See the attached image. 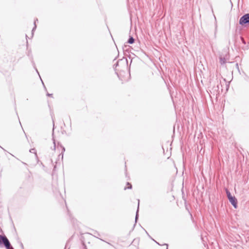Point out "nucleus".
I'll list each match as a JSON object with an SVG mask.
<instances>
[{
  "label": "nucleus",
  "instance_id": "nucleus-20",
  "mask_svg": "<svg viewBox=\"0 0 249 249\" xmlns=\"http://www.w3.org/2000/svg\"><path fill=\"white\" fill-rule=\"evenodd\" d=\"M41 82H42V84H44L43 81H41Z\"/></svg>",
  "mask_w": 249,
  "mask_h": 249
},
{
  "label": "nucleus",
  "instance_id": "nucleus-12",
  "mask_svg": "<svg viewBox=\"0 0 249 249\" xmlns=\"http://www.w3.org/2000/svg\"><path fill=\"white\" fill-rule=\"evenodd\" d=\"M60 147L61 148H62V152H61V154H62V158H63V153L65 152V148L62 146V145H60Z\"/></svg>",
  "mask_w": 249,
  "mask_h": 249
},
{
  "label": "nucleus",
  "instance_id": "nucleus-3",
  "mask_svg": "<svg viewBox=\"0 0 249 249\" xmlns=\"http://www.w3.org/2000/svg\"><path fill=\"white\" fill-rule=\"evenodd\" d=\"M249 23V17H241L239 20V24L242 26Z\"/></svg>",
  "mask_w": 249,
  "mask_h": 249
},
{
  "label": "nucleus",
  "instance_id": "nucleus-25",
  "mask_svg": "<svg viewBox=\"0 0 249 249\" xmlns=\"http://www.w3.org/2000/svg\"><path fill=\"white\" fill-rule=\"evenodd\" d=\"M85 249H87L86 248Z\"/></svg>",
  "mask_w": 249,
  "mask_h": 249
},
{
  "label": "nucleus",
  "instance_id": "nucleus-23",
  "mask_svg": "<svg viewBox=\"0 0 249 249\" xmlns=\"http://www.w3.org/2000/svg\"><path fill=\"white\" fill-rule=\"evenodd\" d=\"M214 19L216 20V16H214Z\"/></svg>",
  "mask_w": 249,
  "mask_h": 249
},
{
  "label": "nucleus",
  "instance_id": "nucleus-5",
  "mask_svg": "<svg viewBox=\"0 0 249 249\" xmlns=\"http://www.w3.org/2000/svg\"><path fill=\"white\" fill-rule=\"evenodd\" d=\"M124 62V63H126V64L127 65V63H128V62H127V60L126 58H125L124 60V59H120L119 60H118L115 64H114L113 66H114V68L115 69V71H117V70L116 69V67L117 66H119V63L120 62Z\"/></svg>",
  "mask_w": 249,
  "mask_h": 249
},
{
  "label": "nucleus",
  "instance_id": "nucleus-2",
  "mask_svg": "<svg viewBox=\"0 0 249 249\" xmlns=\"http://www.w3.org/2000/svg\"><path fill=\"white\" fill-rule=\"evenodd\" d=\"M210 93H209V94L210 96L211 94H213V96H217L219 94L218 85L214 86L211 89H210Z\"/></svg>",
  "mask_w": 249,
  "mask_h": 249
},
{
  "label": "nucleus",
  "instance_id": "nucleus-15",
  "mask_svg": "<svg viewBox=\"0 0 249 249\" xmlns=\"http://www.w3.org/2000/svg\"><path fill=\"white\" fill-rule=\"evenodd\" d=\"M20 246L21 249H24L23 245L21 242H20Z\"/></svg>",
  "mask_w": 249,
  "mask_h": 249
},
{
  "label": "nucleus",
  "instance_id": "nucleus-8",
  "mask_svg": "<svg viewBox=\"0 0 249 249\" xmlns=\"http://www.w3.org/2000/svg\"><path fill=\"white\" fill-rule=\"evenodd\" d=\"M139 199H138V208H137V212H136V216H135V222L136 223L137 222V221L138 219V212H139Z\"/></svg>",
  "mask_w": 249,
  "mask_h": 249
},
{
  "label": "nucleus",
  "instance_id": "nucleus-10",
  "mask_svg": "<svg viewBox=\"0 0 249 249\" xmlns=\"http://www.w3.org/2000/svg\"><path fill=\"white\" fill-rule=\"evenodd\" d=\"M226 192L228 199L230 198V197L232 196L230 192L228 189L226 190Z\"/></svg>",
  "mask_w": 249,
  "mask_h": 249
},
{
  "label": "nucleus",
  "instance_id": "nucleus-6",
  "mask_svg": "<svg viewBox=\"0 0 249 249\" xmlns=\"http://www.w3.org/2000/svg\"><path fill=\"white\" fill-rule=\"evenodd\" d=\"M38 22V19L37 18H36L34 20V28H33L32 29V37L33 36H34V31H35V30L36 29V22Z\"/></svg>",
  "mask_w": 249,
  "mask_h": 249
},
{
  "label": "nucleus",
  "instance_id": "nucleus-18",
  "mask_svg": "<svg viewBox=\"0 0 249 249\" xmlns=\"http://www.w3.org/2000/svg\"><path fill=\"white\" fill-rule=\"evenodd\" d=\"M163 245H165V246H166V249H168V244H163Z\"/></svg>",
  "mask_w": 249,
  "mask_h": 249
},
{
  "label": "nucleus",
  "instance_id": "nucleus-19",
  "mask_svg": "<svg viewBox=\"0 0 249 249\" xmlns=\"http://www.w3.org/2000/svg\"><path fill=\"white\" fill-rule=\"evenodd\" d=\"M245 16H249V14H247L245 15Z\"/></svg>",
  "mask_w": 249,
  "mask_h": 249
},
{
  "label": "nucleus",
  "instance_id": "nucleus-13",
  "mask_svg": "<svg viewBox=\"0 0 249 249\" xmlns=\"http://www.w3.org/2000/svg\"><path fill=\"white\" fill-rule=\"evenodd\" d=\"M70 247L69 246V242H67L64 249H70Z\"/></svg>",
  "mask_w": 249,
  "mask_h": 249
},
{
  "label": "nucleus",
  "instance_id": "nucleus-21",
  "mask_svg": "<svg viewBox=\"0 0 249 249\" xmlns=\"http://www.w3.org/2000/svg\"><path fill=\"white\" fill-rule=\"evenodd\" d=\"M41 82H42V84H44L43 81H41Z\"/></svg>",
  "mask_w": 249,
  "mask_h": 249
},
{
  "label": "nucleus",
  "instance_id": "nucleus-16",
  "mask_svg": "<svg viewBox=\"0 0 249 249\" xmlns=\"http://www.w3.org/2000/svg\"><path fill=\"white\" fill-rule=\"evenodd\" d=\"M53 144H54L53 149H55V148H56V145H55V141H54V140H53Z\"/></svg>",
  "mask_w": 249,
  "mask_h": 249
},
{
  "label": "nucleus",
  "instance_id": "nucleus-7",
  "mask_svg": "<svg viewBox=\"0 0 249 249\" xmlns=\"http://www.w3.org/2000/svg\"><path fill=\"white\" fill-rule=\"evenodd\" d=\"M134 38L132 36H130L127 42L129 44H133L134 42Z\"/></svg>",
  "mask_w": 249,
  "mask_h": 249
},
{
  "label": "nucleus",
  "instance_id": "nucleus-22",
  "mask_svg": "<svg viewBox=\"0 0 249 249\" xmlns=\"http://www.w3.org/2000/svg\"><path fill=\"white\" fill-rule=\"evenodd\" d=\"M41 82H42V84H44L43 81H41Z\"/></svg>",
  "mask_w": 249,
  "mask_h": 249
},
{
  "label": "nucleus",
  "instance_id": "nucleus-1",
  "mask_svg": "<svg viewBox=\"0 0 249 249\" xmlns=\"http://www.w3.org/2000/svg\"><path fill=\"white\" fill-rule=\"evenodd\" d=\"M3 244L6 249H14L11 244L5 235H0V246Z\"/></svg>",
  "mask_w": 249,
  "mask_h": 249
},
{
  "label": "nucleus",
  "instance_id": "nucleus-9",
  "mask_svg": "<svg viewBox=\"0 0 249 249\" xmlns=\"http://www.w3.org/2000/svg\"><path fill=\"white\" fill-rule=\"evenodd\" d=\"M220 62L221 65H223L226 63V60L224 57H220Z\"/></svg>",
  "mask_w": 249,
  "mask_h": 249
},
{
  "label": "nucleus",
  "instance_id": "nucleus-24",
  "mask_svg": "<svg viewBox=\"0 0 249 249\" xmlns=\"http://www.w3.org/2000/svg\"><path fill=\"white\" fill-rule=\"evenodd\" d=\"M36 71H37V73H38L37 70L36 69Z\"/></svg>",
  "mask_w": 249,
  "mask_h": 249
},
{
  "label": "nucleus",
  "instance_id": "nucleus-11",
  "mask_svg": "<svg viewBox=\"0 0 249 249\" xmlns=\"http://www.w3.org/2000/svg\"><path fill=\"white\" fill-rule=\"evenodd\" d=\"M127 185H128V187H124V190H126V189H131L132 188V185L130 183L127 182Z\"/></svg>",
  "mask_w": 249,
  "mask_h": 249
},
{
  "label": "nucleus",
  "instance_id": "nucleus-17",
  "mask_svg": "<svg viewBox=\"0 0 249 249\" xmlns=\"http://www.w3.org/2000/svg\"><path fill=\"white\" fill-rule=\"evenodd\" d=\"M47 95L48 96L53 97V94H52L47 93Z\"/></svg>",
  "mask_w": 249,
  "mask_h": 249
},
{
  "label": "nucleus",
  "instance_id": "nucleus-4",
  "mask_svg": "<svg viewBox=\"0 0 249 249\" xmlns=\"http://www.w3.org/2000/svg\"><path fill=\"white\" fill-rule=\"evenodd\" d=\"M228 199L234 208H237V200L235 196H232Z\"/></svg>",
  "mask_w": 249,
  "mask_h": 249
},
{
  "label": "nucleus",
  "instance_id": "nucleus-14",
  "mask_svg": "<svg viewBox=\"0 0 249 249\" xmlns=\"http://www.w3.org/2000/svg\"><path fill=\"white\" fill-rule=\"evenodd\" d=\"M36 150L35 148H32L30 150V152L31 153H36Z\"/></svg>",
  "mask_w": 249,
  "mask_h": 249
}]
</instances>
